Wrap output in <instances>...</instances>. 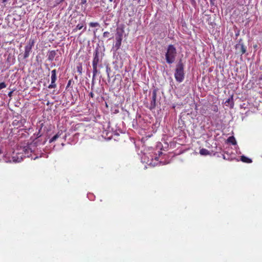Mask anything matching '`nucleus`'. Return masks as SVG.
Returning <instances> with one entry per match:
<instances>
[{
  "label": "nucleus",
  "mask_w": 262,
  "mask_h": 262,
  "mask_svg": "<svg viewBox=\"0 0 262 262\" xmlns=\"http://www.w3.org/2000/svg\"><path fill=\"white\" fill-rule=\"evenodd\" d=\"M34 143L30 144L26 146L17 147L12 154L11 156L8 153L2 150L0 147V161L6 163H17L21 162L25 157H30L32 152L34 151L35 148Z\"/></svg>",
  "instance_id": "obj_1"
},
{
  "label": "nucleus",
  "mask_w": 262,
  "mask_h": 262,
  "mask_svg": "<svg viewBox=\"0 0 262 262\" xmlns=\"http://www.w3.org/2000/svg\"><path fill=\"white\" fill-rule=\"evenodd\" d=\"M104 47L100 46L99 44L97 45L95 48L94 53V57L92 62L93 65V79L92 82L94 81L95 77L96 76L98 73L97 70V67L98 63L101 61L104 55Z\"/></svg>",
  "instance_id": "obj_2"
},
{
  "label": "nucleus",
  "mask_w": 262,
  "mask_h": 262,
  "mask_svg": "<svg viewBox=\"0 0 262 262\" xmlns=\"http://www.w3.org/2000/svg\"><path fill=\"white\" fill-rule=\"evenodd\" d=\"M184 66L182 58H180L176 65L174 74L176 80L179 83L182 82L184 79Z\"/></svg>",
  "instance_id": "obj_3"
},
{
  "label": "nucleus",
  "mask_w": 262,
  "mask_h": 262,
  "mask_svg": "<svg viewBox=\"0 0 262 262\" xmlns=\"http://www.w3.org/2000/svg\"><path fill=\"white\" fill-rule=\"evenodd\" d=\"M177 54V50L174 45H168L165 53V59L166 62L169 64L173 63L176 60Z\"/></svg>",
  "instance_id": "obj_4"
},
{
  "label": "nucleus",
  "mask_w": 262,
  "mask_h": 262,
  "mask_svg": "<svg viewBox=\"0 0 262 262\" xmlns=\"http://www.w3.org/2000/svg\"><path fill=\"white\" fill-rule=\"evenodd\" d=\"M122 31L121 30L117 29L115 36L116 41L112 48V50L114 52H116L120 47L122 39Z\"/></svg>",
  "instance_id": "obj_5"
},
{
  "label": "nucleus",
  "mask_w": 262,
  "mask_h": 262,
  "mask_svg": "<svg viewBox=\"0 0 262 262\" xmlns=\"http://www.w3.org/2000/svg\"><path fill=\"white\" fill-rule=\"evenodd\" d=\"M34 45V40L30 39L27 42V45L25 47V53L23 55L24 58L26 59L29 56L30 54L32 51V47Z\"/></svg>",
  "instance_id": "obj_6"
},
{
  "label": "nucleus",
  "mask_w": 262,
  "mask_h": 262,
  "mask_svg": "<svg viewBox=\"0 0 262 262\" xmlns=\"http://www.w3.org/2000/svg\"><path fill=\"white\" fill-rule=\"evenodd\" d=\"M235 49L238 51V53H240L241 55L246 53L247 51L246 47L245 46L242 39H239L237 43L235 46Z\"/></svg>",
  "instance_id": "obj_7"
},
{
  "label": "nucleus",
  "mask_w": 262,
  "mask_h": 262,
  "mask_svg": "<svg viewBox=\"0 0 262 262\" xmlns=\"http://www.w3.org/2000/svg\"><path fill=\"white\" fill-rule=\"evenodd\" d=\"M157 89H154L152 92L151 100L150 104V109L152 110L156 106V99H157Z\"/></svg>",
  "instance_id": "obj_8"
},
{
  "label": "nucleus",
  "mask_w": 262,
  "mask_h": 262,
  "mask_svg": "<svg viewBox=\"0 0 262 262\" xmlns=\"http://www.w3.org/2000/svg\"><path fill=\"white\" fill-rule=\"evenodd\" d=\"M56 55V52L55 50H52L49 52L48 55V59L50 61H53Z\"/></svg>",
  "instance_id": "obj_9"
},
{
  "label": "nucleus",
  "mask_w": 262,
  "mask_h": 262,
  "mask_svg": "<svg viewBox=\"0 0 262 262\" xmlns=\"http://www.w3.org/2000/svg\"><path fill=\"white\" fill-rule=\"evenodd\" d=\"M225 103L227 105V104L230 105L231 108H233L234 106V101L233 98V95H231L225 102Z\"/></svg>",
  "instance_id": "obj_10"
},
{
  "label": "nucleus",
  "mask_w": 262,
  "mask_h": 262,
  "mask_svg": "<svg viewBox=\"0 0 262 262\" xmlns=\"http://www.w3.org/2000/svg\"><path fill=\"white\" fill-rule=\"evenodd\" d=\"M61 132H58L49 140V143L55 141L61 135Z\"/></svg>",
  "instance_id": "obj_11"
},
{
  "label": "nucleus",
  "mask_w": 262,
  "mask_h": 262,
  "mask_svg": "<svg viewBox=\"0 0 262 262\" xmlns=\"http://www.w3.org/2000/svg\"><path fill=\"white\" fill-rule=\"evenodd\" d=\"M200 154L202 156H207L211 154V152L206 149L202 148L200 150Z\"/></svg>",
  "instance_id": "obj_12"
},
{
  "label": "nucleus",
  "mask_w": 262,
  "mask_h": 262,
  "mask_svg": "<svg viewBox=\"0 0 262 262\" xmlns=\"http://www.w3.org/2000/svg\"><path fill=\"white\" fill-rule=\"evenodd\" d=\"M57 79L56 77V70H53L51 71V81L54 82V81H56Z\"/></svg>",
  "instance_id": "obj_13"
},
{
  "label": "nucleus",
  "mask_w": 262,
  "mask_h": 262,
  "mask_svg": "<svg viewBox=\"0 0 262 262\" xmlns=\"http://www.w3.org/2000/svg\"><path fill=\"white\" fill-rule=\"evenodd\" d=\"M241 160L243 162L250 163L252 162V160L245 156H242L241 157Z\"/></svg>",
  "instance_id": "obj_14"
},
{
  "label": "nucleus",
  "mask_w": 262,
  "mask_h": 262,
  "mask_svg": "<svg viewBox=\"0 0 262 262\" xmlns=\"http://www.w3.org/2000/svg\"><path fill=\"white\" fill-rule=\"evenodd\" d=\"M227 141L229 143H231L232 145H236V141L235 138L233 136H230L227 139Z\"/></svg>",
  "instance_id": "obj_15"
},
{
  "label": "nucleus",
  "mask_w": 262,
  "mask_h": 262,
  "mask_svg": "<svg viewBox=\"0 0 262 262\" xmlns=\"http://www.w3.org/2000/svg\"><path fill=\"white\" fill-rule=\"evenodd\" d=\"M83 27V23L78 24L76 28L74 29V31H76L78 30H81Z\"/></svg>",
  "instance_id": "obj_16"
},
{
  "label": "nucleus",
  "mask_w": 262,
  "mask_h": 262,
  "mask_svg": "<svg viewBox=\"0 0 262 262\" xmlns=\"http://www.w3.org/2000/svg\"><path fill=\"white\" fill-rule=\"evenodd\" d=\"M89 25L90 27H99L100 25H99V24L98 23H97V22H91L89 24Z\"/></svg>",
  "instance_id": "obj_17"
},
{
  "label": "nucleus",
  "mask_w": 262,
  "mask_h": 262,
  "mask_svg": "<svg viewBox=\"0 0 262 262\" xmlns=\"http://www.w3.org/2000/svg\"><path fill=\"white\" fill-rule=\"evenodd\" d=\"M56 86V84H55V81L53 82L51 81V84L48 86L49 89H53L55 88Z\"/></svg>",
  "instance_id": "obj_18"
},
{
  "label": "nucleus",
  "mask_w": 262,
  "mask_h": 262,
  "mask_svg": "<svg viewBox=\"0 0 262 262\" xmlns=\"http://www.w3.org/2000/svg\"><path fill=\"white\" fill-rule=\"evenodd\" d=\"M6 87V84L5 82H1L0 83V90L4 89Z\"/></svg>",
  "instance_id": "obj_19"
},
{
  "label": "nucleus",
  "mask_w": 262,
  "mask_h": 262,
  "mask_svg": "<svg viewBox=\"0 0 262 262\" xmlns=\"http://www.w3.org/2000/svg\"><path fill=\"white\" fill-rule=\"evenodd\" d=\"M110 36V32L106 31L103 33V36L104 37H108Z\"/></svg>",
  "instance_id": "obj_20"
},
{
  "label": "nucleus",
  "mask_w": 262,
  "mask_h": 262,
  "mask_svg": "<svg viewBox=\"0 0 262 262\" xmlns=\"http://www.w3.org/2000/svg\"><path fill=\"white\" fill-rule=\"evenodd\" d=\"M110 71H111V69H110V68H109L108 66H107V67H106V73H107V76H108V77H109V76H110V75H110L109 72H110Z\"/></svg>",
  "instance_id": "obj_21"
},
{
  "label": "nucleus",
  "mask_w": 262,
  "mask_h": 262,
  "mask_svg": "<svg viewBox=\"0 0 262 262\" xmlns=\"http://www.w3.org/2000/svg\"><path fill=\"white\" fill-rule=\"evenodd\" d=\"M190 2H191V4L193 6H194V5H195V4H196V2H195V0H190Z\"/></svg>",
  "instance_id": "obj_22"
},
{
  "label": "nucleus",
  "mask_w": 262,
  "mask_h": 262,
  "mask_svg": "<svg viewBox=\"0 0 262 262\" xmlns=\"http://www.w3.org/2000/svg\"><path fill=\"white\" fill-rule=\"evenodd\" d=\"M210 1V4L212 6H214V2L216 1V0H209Z\"/></svg>",
  "instance_id": "obj_23"
},
{
  "label": "nucleus",
  "mask_w": 262,
  "mask_h": 262,
  "mask_svg": "<svg viewBox=\"0 0 262 262\" xmlns=\"http://www.w3.org/2000/svg\"><path fill=\"white\" fill-rule=\"evenodd\" d=\"M86 3V0H81V4H85Z\"/></svg>",
  "instance_id": "obj_24"
},
{
  "label": "nucleus",
  "mask_w": 262,
  "mask_h": 262,
  "mask_svg": "<svg viewBox=\"0 0 262 262\" xmlns=\"http://www.w3.org/2000/svg\"><path fill=\"white\" fill-rule=\"evenodd\" d=\"M89 95L91 97H94V94L93 93V92H91L89 94Z\"/></svg>",
  "instance_id": "obj_25"
},
{
  "label": "nucleus",
  "mask_w": 262,
  "mask_h": 262,
  "mask_svg": "<svg viewBox=\"0 0 262 262\" xmlns=\"http://www.w3.org/2000/svg\"><path fill=\"white\" fill-rule=\"evenodd\" d=\"M13 92L12 91H11L9 93H8V96L9 97H11L12 96V94Z\"/></svg>",
  "instance_id": "obj_26"
},
{
  "label": "nucleus",
  "mask_w": 262,
  "mask_h": 262,
  "mask_svg": "<svg viewBox=\"0 0 262 262\" xmlns=\"http://www.w3.org/2000/svg\"><path fill=\"white\" fill-rule=\"evenodd\" d=\"M259 80L262 81V74L260 75V76L258 78Z\"/></svg>",
  "instance_id": "obj_27"
},
{
  "label": "nucleus",
  "mask_w": 262,
  "mask_h": 262,
  "mask_svg": "<svg viewBox=\"0 0 262 262\" xmlns=\"http://www.w3.org/2000/svg\"><path fill=\"white\" fill-rule=\"evenodd\" d=\"M8 0H3V3H6Z\"/></svg>",
  "instance_id": "obj_28"
},
{
  "label": "nucleus",
  "mask_w": 262,
  "mask_h": 262,
  "mask_svg": "<svg viewBox=\"0 0 262 262\" xmlns=\"http://www.w3.org/2000/svg\"><path fill=\"white\" fill-rule=\"evenodd\" d=\"M85 30H86V27H84L83 31H85Z\"/></svg>",
  "instance_id": "obj_29"
},
{
  "label": "nucleus",
  "mask_w": 262,
  "mask_h": 262,
  "mask_svg": "<svg viewBox=\"0 0 262 262\" xmlns=\"http://www.w3.org/2000/svg\"><path fill=\"white\" fill-rule=\"evenodd\" d=\"M80 71V69H79V68H78V71H79V72L81 73V72Z\"/></svg>",
  "instance_id": "obj_30"
},
{
  "label": "nucleus",
  "mask_w": 262,
  "mask_h": 262,
  "mask_svg": "<svg viewBox=\"0 0 262 262\" xmlns=\"http://www.w3.org/2000/svg\"><path fill=\"white\" fill-rule=\"evenodd\" d=\"M238 34H239L238 33H236V34H235V35H236V36H237V35H238Z\"/></svg>",
  "instance_id": "obj_31"
},
{
  "label": "nucleus",
  "mask_w": 262,
  "mask_h": 262,
  "mask_svg": "<svg viewBox=\"0 0 262 262\" xmlns=\"http://www.w3.org/2000/svg\"><path fill=\"white\" fill-rule=\"evenodd\" d=\"M113 0H109L110 2H112Z\"/></svg>",
  "instance_id": "obj_32"
},
{
  "label": "nucleus",
  "mask_w": 262,
  "mask_h": 262,
  "mask_svg": "<svg viewBox=\"0 0 262 262\" xmlns=\"http://www.w3.org/2000/svg\"><path fill=\"white\" fill-rule=\"evenodd\" d=\"M37 158V157H36L35 158H34V159H36V158Z\"/></svg>",
  "instance_id": "obj_33"
},
{
  "label": "nucleus",
  "mask_w": 262,
  "mask_h": 262,
  "mask_svg": "<svg viewBox=\"0 0 262 262\" xmlns=\"http://www.w3.org/2000/svg\"><path fill=\"white\" fill-rule=\"evenodd\" d=\"M64 1V0H61V2H62V1Z\"/></svg>",
  "instance_id": "obj_34"
}]
</instances>
